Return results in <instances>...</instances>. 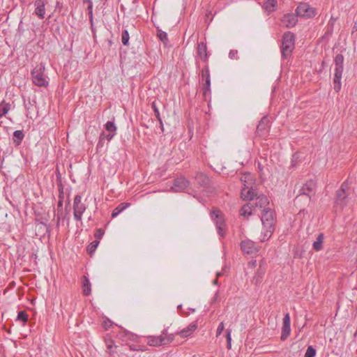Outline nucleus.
Masks as SVG:
<instances>
[{
  "label": "nucleus",
  "mask_w": 357,
  "mask_h": 357,
  "mask_svg": "<svg viewBox=\"0 0 357 357\" xmlns=\"http://www.w3.org/2000/svg\"><path fill=\"white\" fill-rule=\"evenodd\" d=\"M241 197L245 200H250V203H254V208L257 211H261L267 208L269 201L266 196L263 194H258L253 188H243L241 190Z\"/></svg>",
  "instance_id": "1"
},
{
  "label": "nucleus",
  "mask_w": 357,
  "mask_h": 357,
  "mask_svg": "<svg viewBox=\"0 0 357 357\" xmlns=\"http://www.w3.org/2000/svg\"><path fill=\"white\" fill-rule=\"evenodd\" d=\"M261 220L263 225V234L264 237L261 241L268 239L275 228V217L274 212L268 208H264L262 211Z\"/></svg>",
  "instance_id": "2"
},
{
  "label": "nucleus",
  "mask_w": 357,
  "mask_h": 357,
  "mask_svg": "<svg viewBox=\"0 0 357 357\" xmlns=\"http://www.w3.org/2000/svg\"><path fill=\"white\" fill-rule=\"evenodd\" d=\"M45 65L40 63L31 70L33 83L38 86L47 87L49 84L47 77L45 75Z\"/></svg>",
  "instance_id": "3"
},
{
  "label": "nucleus",
  "mask_w": 357,
  "mask_h": 357,
  "mask_svg": "<svg viewBox=\"0 0 357 357\" xmlns=\"http://www.w3.org/2000/svg\"><path fill=\"white\" fill-rule=\"evenodd\" d=\"M294 35L291 32L287 31L284 33L282 46L280 47L282 57L283 59H287L291 56V52L294 49Z\"/></svg>",
  "instance_id": "4"
},
{
  "label": "nucleus",
  "mask_w": 357,
  "mask_h": 357,
  "mask_svg": "<svg viewBox=\"0 0 357 357\" xmlns=\"http://www.w3.org/2000/svg\"><path fill=\"white\" fill-rule=\"evenodd\" d=\"M174 339V335L169 333L167 329H164L160 335L148 337V344L151 347H159L171 343Z\"/></svg>",
  "instance_id": "5"
},
{
  "label": "nucleus",
  "mask_w": 357,
  "mask_h": 357,
  "mask_svg": "<svg viewBox=\"0 0 357 357\" xmlns=\"http://www.w3.org/2000/svg\"><path fill=\"white\" fill-rule=\"evenodd\" d=\"M347 184L344 182L340 189L336 191L335 199L334 202V208L342 210L347 206L348 202V194L346 192Z\"/></svg>",
  "instance_id": "6"
},
{
  "label": "nucleus",
  "mask_w": 357,
  "mask_h": 357,
  "mask_svg": "<svg viewBox=\"0 0 357 357\" xmlns=\"http://www.w3.org/2000/svg\"><path fill=\"white\" fill-rule=\"evenodd\" d=\"M85 201H82L79 195H77L74 197L73 208L74 218L76 221L82 222V214L87 208Z\"/></svg>",
  "instance_id": "7"
},
{
  "label": "nucleus",
  "mask_w": 357,
  "mask_h": 357,
  "mask_svg": "<svg viewBox=\"0 0 357 357\" xmlns=\"http://www.w3.org/2000/svg\"><path fill=\"white\" fill-rule=\"evenodd\" d=\"M105 129L108 132H102L99 137L98 146H102L105 140L111 141L116 134V126L114 121H107L105 125Z\"/></svg>",
  "instance_id": "8"
},
{
  "label": "nucleus",
  "mask_w": 357,
  "mask_h": 357,
  "mask_svg": "<svg viewBox=\"0 0 357 357\" xmlns=\"http://www.w3.org/2000/svg\"><path fill=\"white\" fill-rule=\"evenodd\" d=\"M211 217L215 223L218 234L223 236L225 234V220L220 210L214 209L211 212Z\"/></svg>",
  "instance_id": "9"
},
{
  "label": "nucleus",
  "mask_w": 357,
  "mask_h": 357,
  "mask_svg": "<svg viewBox=\"0 0 357 357\" xmlns=\"http://www.w3.org/2000/svg\"><path fill=\"white\" fill-rule=\"evenodd\" d=\"M202 82L203 95L206 97L211 93V77L208 65L202 70Z\"/></svg>",
  "instance_id": "10"
},
{
  "label": "nucleus",
  "mask_w": 357,
  "mask_h": 357,
  "mask_svg": "<svg viewBox=\"0 0 357 357\" xmlns=\"http://www.w3.org/2000/svg\"><path fill=\"white\" fill-rule=\"evenodd\" d=\"M296 15L302 17L311 18L316 15V10L307 3H300L296 10Z\"/></svg>",
  "instance_id": "11"
},
{
  "label": "nucleus",
  "mask_w": 357,
  "mask_h": 357,
  "mask_svg": "<svg viewBox=\"0 0 357 357\" xmlns=\"http://www.w3.org/2000/svg\"><path fill=\"white\" fill-rule=\"evenodd\" d=\"M316 187V183L313 180L307 181L299 190L298 195L296 197V200L302 196H306L307 199L310 200V193L313 192Z\"/></svg>",
  "instance_id": "12"
},
{
  "label": "nucleus",
  "mask_w": 357,
  "mask_h": 357,
  "mask_svg": "<svg viewBox=\"0 0 357 357\" xmlns=\"http://www.w3.org/2000/svg\"><path fill=\"white\" fill-rule=\"evenodd\" d=\"M47 3L48 0H36L34 1L33 14L40 20H43L45 17V6Z\"/></svg>",
  "instance_id": "13"
},
{
  "label": "nucleus",
  "mask_w": 357,
  "mask_h": 357,
  "mask_svg": "<svg viewBox=\"0 0 357 357\" xmlns=\"http://www.w3.org/2000/svg\"><path fill=\"white\" fill-rule=\"evenodd\" d=\"M242 251L248 255L255 254L258 252V246L251 240L243 241L241 243Z\"/></svg>",
  "instance_id": "14"
},
{
  "label": "nucleus",
  "mask_w": 357,
  "mask_h": 357,
  "mask_svg": "<svg viewBox=\"0 0 357 357\" xmlns=\"http://www.w3.org/2000/svg\"><path fill=\"white\" fill-rule=\"evenodd\" d=\"M290 316L289 313H287L283 318L280 339L283 341L287 340L288 336L290 335Z\"/></svg>",
  "instance_id": "15"
},
{
  "label": "nucleus",
  "mask_w": 357,
  "mask_h": 357,
  "mask_svg": "<svg viewBox=\"0 0 357 357\" xmlns=\"http://www.w3.org/2000/svg\"><path fill=\"white\" fill-rule=\"evenodd\" d=\"M189 185L188 181L184 177H179L174 180L172 189L174 192H181L186 189Z\"/></svg>",
  "instance_id": "16"
},
{
  "label": "nucleus",
  "mask_w": 357,
  "mask_h": 357,
  "mask_svg": "<svg viewBox=\"0 0 357 357\" xmlns=\"http://www.w3.org/2000/svg\"><path fill=\"white\" fill-rule=\"evenodd\" d=\"M269 128V120L267 116H264L257 126L256 132L259 136H264Z\"/></svg>",
  "instance_id": "17"
},
{
  "label": "nucleus",
  "mask_w": 357,
  "mask_h": 357,
  "mask_svg": "<svg viewBox=\"0 0 357 357\" xmlns=\"http://www.w3.org/2000/svg\"><path fill=\"white\" fill-rule=\"evenodd\" d=\"M297 22V16L291 13L284 15L282 19V24L286 27H293L296 24Z\"/></svg>",
  "instance_id": "18"
},
{
  "label": "nucleus",
  "mask_w": 357,
  "mask_h": 357,
  "mask_svg": "<svg viewBox=\"0 0 357 357\" xmlns=\"http://www.w3.org/2000/svg\"><path fill=\"white\" fill-rule=\"evenodd\" d=\"M256 213L257 211L254 208V203L250 202L245 204L240 210V215L247 219L250 215H254Z\"/></svg>",
  "instance_id": "19"
},
{
  "label": "nucleus",
  "mask_w": 357,
  "mask_h": 357,
  "mask_svg": "<svg viewBox=\"0 0 357 357\" xmlns=\"http://www.w3.org/2000/svg\"><path fill=\"white\" fill-rule=\"evenodd\" d=\"M197 54L198 56L204 61L207 62L208 55L207 53V47L206 43L201 42L198 43L197 48Z\"/></svg>",
  "instance_id": "20"
},
{
  "label": "nucleus",
  "mask_w": 357,
  "mask_h": 357,
  "mask_svg": "<svg viewBox=\"0 0 357 357\" xmlns=\"http://www.w3.org/2000/svg\"><path fill=\"white\" fill-rule=\"evenodd\" d=\"M195 182L201 187H207L209 185V178L203 173L198 172L195 176Z\"/></svg>",
  "instance_id": "21"
},
{
  "label": "nucleus",
  "mask_w": 357,
  "mask_h": 357,
  "mask_svg": "<svg viewBox=\"0 0 357 357\" xmlns=\"http://www.w3.org/2000/svg\"><path fill=\"white\" fill-rule=\"evenodd\" d=\"M335 73H341L343 72V63H344V56L341 54H338L335 56Z\"/></svg>",
  "instance_id": "22"
},
{
  "label": "nucleus",
  "mask_w": 357,
  "mask_h": 357,
  "mask_svg": "<svg viewBox=\"0 0 357 357\" xmlns=\"http://www.w3.org/2000/svg\"><path fill=\"white\" fill-rule=\"evenodd\" d=\"M197 328V325L195 323H191L186 328H183L178 333V334L182 337H187L190 336Z\"/></svg>",
  "instance_id": "23"
},
{
  "label": "nucleus",
  "mask_w": 357,
  "mask_h": 357,
  "mask_svg": "<svg viewBox=\"0 0 357 357\" xmlns=\"http://www.w3.org/2000/svg\"><path fill=\"white\" fill-rule=\"evenodd\" d=\"M324 236V234L321 233L318 235L317 240L313 243V249L316 251H320L323 248Z\"/></svg>",
  "instance_id": "24"
},
{
  "label": "nucleus",
  "mask_w": 357,
  "mask_h": 357,
  "mask_svg": "<svg viewBox=\"0 0 357 357\" xmlns=\"http://www.w3.org/2000/svg\"><path fill=\"white\" fill-rule=\"evenodd\" d=\"M252 177L251 176V174L250 173H246V174H244L241 177V181L243 183L244 185V188H247L248 186L249 188H252L250 185L252 184Z\"/></svg>",
  "instance_id": "25"
},
{
  "label": "nucleus",
  "mask_w": 357,
  "mask_h": 357,
  "mask_svg": "<svg viewBox=\"0 0 357 357\" xmlns=\"http://www.w3.org/2000/svg\"><path fill=\"white\" fill-rule=\"evenodd\" d=\"M130 206L129 203L123 202L118 205L112 211V217L116 218L119 213L123 211L126 208Z\"/></svg>",
  "instance_id": "26"
},
{
  "label": "nucleus",
  "mask_w": 357,
  "mask_h": 357,
  "mask_svg": "<svg viewBox=\"0 0 357 357\" xmlns=\"http://www.w3.org/2000/svg\"><path fill=\"white\" fill-rule=\"evenodd\" d=\"M24 137L22 130H15L13 132V143L15 146H19Z\"/></svg>",
  "instance_id": "27"
},
{
  "label": "nucleus",
  "mask_w": 357,
  "mask_h": 357,
  "mask_svg": "<svg viewBox=\"0 0 357 357\" xmlns=\"http://www.w3.org/2000/svg\"><path fill=\"white\" fill-rule=\"evenodd\" d=\"M342 74L341 73H334V78H333V84H334V89L336 92H339L341 89V78H342Z\"/></svg>",
  "instance_id": "28"
},
{
  "label": "nucleus",
  "mask_w": 357,
  "mask_h": 357,
  "mask_svg": "<svg viewBox=\"0 0 357 357\" xmlns=\"http://www.w3.org/2000/svg\"><path fill=\"white\" fill-rule=\"evenodd\" d=\"M119 337L122 339L123 341L127 340H135L136 337V335L132 333L131 332H129L128 331L123 330L119 333Z\"/></svg>",
  "instance_id": "29"
},
{
  "label": "nucleus",
  "mask_w": 357,
  "mask_h": 357,
  "mask_svg": "<svg viewBox=\"0 0 357 357\" xmlns=\"http://www.w3.org/2000/svg\"><path fill=\"white\" fill-rule=\"evenodd\" d=\"M277 6V0H266L264 3V8L268 12H272Z\"/></svg>",
  "instance_id": "30"
},
{
  "label": "nucleus",
  "mask_w": 357,
  "mask_h": 357,
  "mask_svg": "<svg viewBox=\"0 0 357 357\" xmlns=\"http://www.w3.org/2000/svg\"><path fill=\"white\" fill-rule=\"evenodd\" d=\"M10 109V104L4 100L0 103V118L5 116Z\"/></svg>",
  "instance_id": "31"
},
{
  "label": "nucleus",
  "mask_w": 357,
  "mask_h": 357,
  "mask_svg": "<svg viewBox=\"0 0 357 357\" xmlns=\"http://www.w3.org/2000/svg\"><path fill=\"white\" fill-rule=\"evenodd\" d=\"M85 1H86L89 3L87 10L89 11V17L90 24H91V26L93 27V3H92L91 0H85L84 2Z\"/></svg>",
  "instance_id": "32"
},
{
  "label": "nucleus",
  "mask_w": 357,
  "mask_h": 357,
  "mask_svg": "<svg viewBox=\"0 0 357 357\" xmlns=\"http://www.w3.org/2000/svg\"><path fill=\"white\" fill-rule=\"evenodd\" d=\"M129 39H130V36H129V33H128V30L127 29L123 30L122 33H121V42L123 44V45L127 46L129 45Z\"/></svg>",
  "instance_id": "33"
},
{
  "label": "nucleus",
  "mask_w": 357,
  "mask_h": 357,
  "mask_svg": "<svg viewBox=\"0 0 357 357\" xmlns=\"http://www.w3.org/2000/svg\"><path fill=\"white\" fill-rule=\"evenodd\" d=\"M227 348L231 349V329L227 328L226 331Z\"/></svg>",
  "instance_id": "34"
},
{
  "label": "nucleus",
  "mask_w": 357,
  "mask_h": 357,
  "mask_svg": "<svg viewBox=\"0 0 357 357\" xmlns=\"http://www.w3.org/2000/svg\"><path fill=\"white\" fill-rule=\"evenodd\" d=\"M265 271L261 269V267L260 266V268L258 270L257 273H256V275L254 277V280L255 281L256 284H259L261 282V278L264 274Z\"/></svg>",
  "instance_id": "35"
},
{
  "label": "nucleus",
  "mask_w": 357,
  "mask_h": 357,
  "mask_svg": "<svg viewBox=\"0 0 357 357\" xmlns=\"http://www.w3.org/2000/svg\"><path fill=\"white\" fill-rule=\"evenodd\" d=\"M99 244V241H93L90 243V245L88 246L87 250L90 255H91L95 250H96L98 245Z\"/></svg>",
  "instance_id": "36"
},
{
  "label": "nucleus",
  "mask_w": 357,
  "mask_h": 357,
  "mask_svg": "<svg viewBox=\"0 0 357 357\" xmlns=\"http://www.w3.org/2000/svg\"><path fill=\"white\" fill-rule=\"evenodd\" d=\"M316 349L312 346H309L305 354V357H315Z\"/></svg>",
  "instance_id": "37"
},
{
  "label": "nucleus",
  "mask_w": 357,
  "mask_h": 357,
  "mask_svg": "<svg viewBox=\"0 0 357 357\" xmlns=\"http://www.w3.org/2000/svg\"><path fill=\"white\" fill-rule=\"evenodd\" d=\"M17 319L26 323L28 321V315L25 311H20L18 312Z\"/></svg>",
  "instance_id": "38"
},
{
  "label": "nucleus",
  "mask_w": 357,
  "mask_h": 357,
  "mask_svg": "<svg viewBox=\"0 0 357 357\" xmlns=\"http://www.w3.org/2000/svg\"><path fill=\"white\" fill-rule=\"evenodd\" d=\"M85 278V282L84 283V295H89L91 293V288H90V282L89 280L84 277Z\"/></svg>",
  "instance_id": "39"
},
{
  "label": "nucleus",
  "mask_w": 357,
  "mask_h": 357,
  "mask_svg": "<svg viewBox=\"0 0 357 357\" xmlns=\"http://www.w3.org/2000/svg\"><path fill=\"white\" fill-rule=\"evenodd\" d=\"M151 107H152V108H153V109L154 111L155 115L158 121L159 122H161V117H160V112H159V109H158V107L156 106L155 102H152Z\"/></svg>",
  "instance_id": "40"
},
{
  "label": "nucleus",
  "mask_w": 357,
  "mask_h": 357,
  "mask_svg": "<svg viewBox=\"0 0 357 357\" xmlns=\"http://www.w3.org/2000/svg\"><path fill=\"white\" fill-rule=\"evenodd\" d=\"M104 234H105V231L102 229H98L94 234V236L98 241L99 239L102 238Z\"/></svg>",
  "instance_id": "41"
},
{
  "label": "nucleus",
  "mask_w": 357,
  "mask_h": 357,
  "mask_svg": "<svg viewBox=\"0 0 357 357\" xmlns=\"http://www.w3.org/2000/svg\"><path fill=\"white\" fill-rule=\"evenodd\" d=\"M225 328V324L223 322L220 323L216 331V337L220 335Z\"/></svg>",
  "instance_id": "42"
},
{
  "label": "nucleus",
  "mask_w": 357,
  "mask_h": 357,
  "mask_svg": "<svg viewBox=\"0 0 357 357\" xmlns=\"http://www.w3.org/2000/svg\"><path fill=\"white\" fill-rule=\"evenodd\" d=\"M229 57L231 59H238V51L236 50H230L229 53Z\"/></svg>",
  "instance_id": "43"
},
{
  "label": "nucleus",
  "mask_w": 357,
  "mask_h": 357,
  "mask_svg": "<svg viewBox=\"0 0 357 357\" xmlns=\"http://www.w3.org/2000/svg\"><path fill=\"white\" fill-rule=\"evenodd\" d=\"M333 32V29H331L328 26L326 27V31H325V33L323 36V38H327L328 37H329L330 36L332 35Z\"/></svg>",
  "instance_id": "44"
},
{
  "label": "nucleus",
  "mask_w": 357,
  "mask_h": 357,
  "mask_svg": "<svg viewBox=\"0 0 357 357\" xmlns=\"http://www.w3.org/2000/svg\"><path fill=\"white\" fill-rule=\"evenodd\" d=\"M158 37L163 42H165V40H167V33H165L164 31L160 32L158 33Z\"/></svg>",
  "instance_id": "45"
},
{
  "label": "nucleus",
  "mask_w": 357,
  "mask_h": 357,
  "mask_svg": "<svg viewBox=\"0 0 357 357\" xmlns=\"http://www.w3.org/2000/svg\"><path fill=\"white\" fill-rule=\"evenodd\" d=\"M335 22V19L334 17H331L326 26L333 29Z\"/></svg>",
  "instance_id": "46"
},
{
  "label": "nucleus",
  "mask_w": 357,
  "mask_h": 357,
  "mask_svg": "<svg viewBox=\"0 0 357 357\" xmlns=\"http://www.w3.org/2000/svg\"><path fill=\"white\" fill-rule=\"evenodd\" d=\"M63 208V197L59 196V200L57 204V209L59 211V209L62 210Z\"/></svg>",
  "instance_id": "47"
},
{
  "label": "nucleus",
  "mask_w": 357,
  "mask_h": 357,
  "mask_svg": "<svg viewBox=\"0 0 357 357\" xmlns=\"http://www.w3.org/2000/svg\"><path fill=\"white\" fill-rule=\"evenodd\" d=\"M63 218V213L58 211L57 213V220H56V225L58 226L59 225L61 219Z\"/></svg>",
  "instance_id": "48"
},
{
  "label": "nucleus",
  "mask_w": 357,
  "mask_h": 357,
  "mask_svg": "<svg viewBox=\"0 0 357 357\" xmlns=\"http://www.w3.org/2000/svg\"><path fill=\"white\" fill-rule=\"evenodd\" d=\"M139 346L135 345V344L130 345V349L133 351H139Z\"/></svg>",
  "instance_id": "49"
},
{
  "label": "nucleus",
  "mask_w": 357,
  "mask_h": 357,
  "mask_svg": "<svg viewBox=\"0 0 357 357\" xmlns=\"http://www.w3.org/2000/svg\"><path fill=\"white\" fill-rule=\"evenodd\" d=\"M218 298H219V291H216V293L215 294L214 296H213V302H215L218 300Z\"/></svg>",
  "instance_id": "50"
},
{
  "label": "nucleus",
  "mask_w": 357,
  "mask_h": 357,
  "mask_svg": "<svg viewBox=\"0 0 357 357\" xmlns=\"http://www.w3.org/2000/svg\"><path fill=\"white\" fill-rule=\"evenodd\" d=\"M107 349L109 351V353H111L112 348V341H110L109 342H107Z\"/></svg>",
  "instance_id": "51"
},
{
  "label": "nucleus",
  "mask_w": 357,
  "mask_h": 357,
  "mask_svg": "<svg viewBox=\"0 0 357 357\" xmlns=\"http://www.w3.org/2000/svg\"><path fill=\"white\" fill-rule=\"evenodd\" d=\"M159 123H160V125L161 131L163 132L164 131V127H163L162 121L161 120V122H159Z\"/></svg>",
  "instance_id": "52"
},
{
  "label": "nucleus",
  "mask_w": 357,
  "mask_h": 357,
  "mask_svg": "<svg viewBox=\"0 0 357 357\" xmlns=\"http://www.w3.org/2000/svg\"><path fill=\"white\" fill-rule=\"evenodd\" d=\"M213 284H216L218 285L219 283H218V278L215 279L213 281Z\"/></svg>",
  "instance_id": "53"
},
{
  "label": "nucleus",
  "mask_w": 357,
  "mask_h": 357,
  "mask_svg": "<svg viewBox=\"0 0 357 357\" xmlns=\"http://www.w3.org/2000/svg\"><path fill=\"white\" fill-rule=\"evenodd\" d=\"M251 264H252V266H255L256 264H257L256 260L251 261Z\"/></svg>",
  "instance_id": "54"
},
{
  "label": "nucleus",
  "mask_w": 357,
  "mask_h": 357,
  "mask_svg": "<svg viewBox=\"0 0 357 357\" xmlns=\"http://www.w3.org/2000/svg\"><path fill=\"white\" fill-rule=\"evenodd\" d=\"M220 275H222V273L221 272H218L217 273V278L220 277Z\"/></svg>",
  "instance_id": "55"
}]
</instances>
